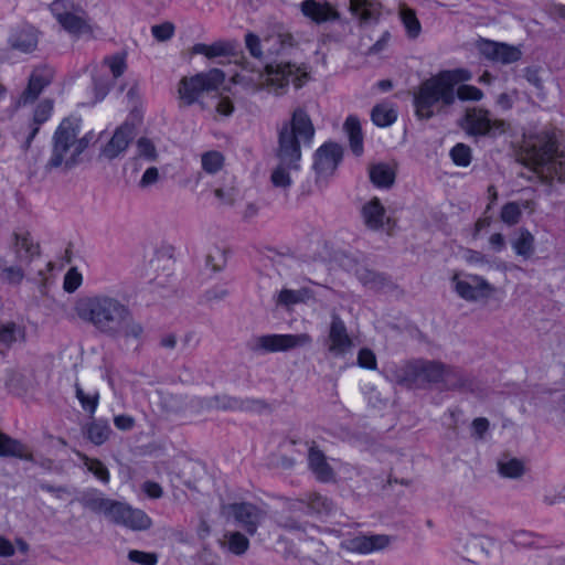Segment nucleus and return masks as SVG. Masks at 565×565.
<instances>
[{
  "instance_id": "nucleus-32",
  "label": "nucleus",
  "mask_w": 565,
  "mask_h": 565,
  "mask_svg": "<svg viewBox=\"0 0 565 565\" xmlns=\"http://www.w3.org/2000/svg\"><path fill=\"white\" fill-rule=\"evenodd\" d=\"M13 245L19 258H22L21 252H24L25 257L29 260L40 254V245L32 241L31 235L28 232L23 234L13 233Z\"/></svg>"
},
{
  "instance_id": "nucleus-49",
  "label": "nucleus",
  "mask_w": 565,
  "mask_h": 565,
  "mask_svg": "<svg viewBox=\"0 0 565 565\" xmlns=\"http://www.w3.org/2000/svg\"><path fill=\"white\" fill-rule=\"evenodd\" d=\"M75 394L77 399L79 401L82 407L87 411L90 415H93L98 406L99 394L98 392H94L92 394H86L84 390L79 386V384H75Z\"/></svg>"
},
{
  "instance_id": "nucleus-15",
  "label": "nucleus",
  "mask_w": 565,
  "mask_h": 565,
  "mask_svg": "<svg viewBox=\"0 0 565 565\" xmlns=\"http://www.w3.org/2000/svg\"><path fill=\"white\" fill-rule=\"evenodd\" d=\"M477 47L486 58L502 64L515 63L522 57L519 46L507 43L482 39L478 41Z\"/></svg>"
},
{
  "instance_id": "nucleus-10",
  "label": "nucleus",
  "mask_w": 565,
  "mask_h": 565,
  "mask_svg": "<svg viewBox=\"0 0 565 565\" xmlns=\"http://www.w3.org/2000/svg\"><path fill=\"white\" fill-rule=\"evenodd\" d=\"M222 513L231 516L247 534L254 535L265 520L267 512L250 502L231 503L222 507Z\"/></svg>"
},
{
  "instance_id": "nucleus-13",
  "label": "nucleus",
  "mask_w": 565,
  "mask_h": 565,
  "mask_svg": "<svg viewBox=\"0 0 565 565\" xmlns=\"http://www.w3.org/2000/svg\"><path fill=\"white\" fill-rule=\"evenodd\" d=\"M106 518L115 524L134 531L148 530L152 524L151 519L143 511L131 509L126 503L115 500Z\"/></svg>"
},
{
  "instance_id": "nucleus-36",
  "label": "nucleus",
  "mask_w": 565,
  "mask_h": 565,
  "mask_svg": "<svg viewBox=\"0 0 565 565\" xmlns=\"http://www.w3.org/2000/svg\"><path fill=\"white\" fill-rule=\"evenodd\" d=\"M24 276V270L20 266H8L6 259L0 258V280L2 282L18 286Z\"/></svg>"
},
{
  "instance_id": "nucleus-25",
  "label": "nucleus",
  "mask_w": 565,
  "mask_h": 565,
  "mask_svg": "<svg viewBox=\"0 0 565 565\" xmlns=\"http://www.w3.org/2000/svg\"><path fill=\"white\" fill-rule=\"evenodd\" d=\"M423 370V360L405 362L393 371V380L407 388H418L417 376Z\"/></svg>"
},
{
  "instance_id": "nucleus-24",
  "label": "nucleus",
  "mask_w": 565,
  "mask_h": 565,
  "mask_svg": "<svg viewBox=\"0 0 565 565\" xmlns=\"http://www.w3.org/2000/svg\"><path fill=\"white\" fill-rule=\"evenodd\" d=\"M308 462L318 480L330 482L334 479V471L328 463L326 455L315 444L309 448Z\"/></svg>"
},
{
  "instance_id": "nucleus-28",
  "label": "nucleus",
  "mask_w": 565,
  "mask_h": 565,
  "mask_svg": "<svg viewBox=\"0 0 565 565\" xmlns=\"http://www.w3.org/2000/svg\"><path fill=\"white\" fill-rule=\"evenodd\" d=\"M371 182L377 188L390 189L395 182V170L387 163H374L369 168Z\"/></svg>"
},
{
  "instance_id": "nucleus-19",
  "label": "nucleus",
  "mask_w": 565,
  "mask_h": 565,
  "mask_svg": "<svg viewBox=\"0 0 565 565\" xmlns=\"http://www.w3.org/2000/svg\"><path fill=\"white\" fill-rule=\"evenodd\" d=\"M54 73L49 67L35 68L30 75L26 88L21 94L18 105L24 106L33 103L42 90L52 82Z\"/></svg>"
},
{
  "instance_id": "nucleus-48",
  "label": "nucleus",
  "mask_w": 565,
  "mask_h": 565,
  "mask_svg": "<svg viewBox=\"0 0 565 565\" xmlns=\"http://www.w3.org/2000/svg\"><path fill=\"white\" fill-rule=\"evenodd\" d=\"M93 81L96 100H102L108 94L114 81L109 78L106 72L100 71L94 74Z\"/></svg>"
},
{
  "instance_id": "nucleus-57",
  "label": "nucleus",
  "mask_w": 565,
  "mask_h": 565,
  "mask_svg": "<svg viewBox=\"0 0 565 565\" xmlns=\"http://www.w3.org/2000/svg\"><path fill=\"white\" fill-rule=\"evenodd\" d=\"M455 96H457L460 100H480L483 97V93L476 86L472 85H460Z\"/></svg>"
},
{
  "instance_id": "nucleus-51",
  "label": "nucleus",
  "mask_w": 565,
  "mask_h": 565,
  "mask_svg": "<svg viewBox=\"0 0 565 565\" xmlns=\"http://www.w3.org/2000/svg\"><path fill=\"white\" fill-rule=\"evenodd\" d=\"M12 46L22 52H31L38 44V39L33 32H21L12 39Z\"/></svg>"
},
{
  "instance_id": "nucleus-7",
  "label": "nucleus",
  "mask_w": 565,
  "mask_h": 565,
  "mask_svg": "<svg viewBox=\"0 0 565 565\" xmlns=\"http://www.w3.org/2000/svg\"><path fill=\"white\" fill-rule=\"evenodd\" d=\"M224 81L225 74L218 68L182 77L178 85L181 105L190 106L199 102L203 94L217 90Z\"/></svg>"
},
{
  "instance_id": "nucleus-54",
  "label": "nucleus",
  "mask_w": 565,
  "mask_h": 565,
  "mask_svg": "<svg viewBox=\"0 0 565 565\" xmlns=\"http://www.w3.org/2000/svg\"><path fill=\"white\" fill-rule=\"evenodd\" d=\"M452 161L457 166L467 167L471 160V150L463 143H457L450 151Z\"/></svg>"
},
{
  "instance_id": "nucleus-43",
  "label": "nucleus",
  "mask_w": 565,
  "mask_h": 565,
  "mask_svg": "<svg viewBox=\"0 0 565 565\" xmlns=\"http://www.w3.org/2000/svg\"><path fill=\"white\" fill-rule=\"evenodd\" d=\"M161 406L168 413H179L185 406V398L181 393L162 392Z\"/></svg>"
},
{
  "instance_id": "nucleus-31",
  "label": "nucleus",
  "mask_w": 565,
  "mask_h": 565,
  "mask_svg": "<svg viewBox=\"0 0 565 565\" xmlns=\"http://www.w3.org/2000/svg\"><path fill=\"white\" fill-rule=\"evenodd\" d=\"M52 109H53V102L50 99H44L38 105L35 111H34V115H33V126L31 128V131H30L26 140H25V145H24L25 149H28L30 147L33 138L39 132L40 125L45 122L49 119V117L51 116Z\"/></svg>"
},
{
  "instance_id": "nucleus-58",
  "label": "nucleus",
  "mask_w": 565,
  "mask_h": 565,
  "mask_svg": "<svg viewBox=\"0 0 565 565\" xmlns=\"http://www.w3.org/2000/svg\"><path fill=\"white\" fill-rule=\"evenodd\" d=\"M128 559L140 565H156L158 563V555L156 553L132 550L128 553Z\"/></svg>"
},
{
  "instance_id": "nucleus-5",
  "label": "nucleus",
  "mask_w": 565,
  "mask_h": 565,
  "mask_svg": "<svg viewBox=\"0 0 565 565\" xmlns=\"http://www.w3.org/2000/svg\"><path fill=\"white\" fill-rule=\"evenodd\" d=\"M524 162L543 182L551 183L554 179L565 182V152L557 150L556 140L547 132L526 142Z\"/></svg>"
},
{
  "instance_id": "nucleus-22",
  "label": "nucleus",
  "mask_w": 565,
  "mask_h": 565,
  "mask_svg": "<svg viewBox=\"0 0 565 565\" xmlns=\"http://www.w3.org/2000/svg\"><path fill=\"white\" fill-rule=\"evenodd\" d=\"M241 406V401L228 395H214L210 397L196 398L192 401L191 407L196 412L221 409L236 411Z\"/></svg>"
},
{
  "instance_id": "nucleus-44",
  "label": "nucleus",
  "mask_w": 565,
  "mask_h": 565,
  "mask_svg": "<svg viewBox=\"0 0 565 565\" xmlns=\"http://www.w3.org/2000/svg\"><path fill=\"white\" fill-rule=\"evenodd\" d=\"M372 120L376 126L386 127L396 120V113L386 105H376L372 110Z\"/></svg>"
},
{
  "instance_id": "nucleus-59",
  "label": "nucleus",
  "mask_w": 565,
  "mask_h": 565,
  "mask_svg": "<svg viewBox=\"0 0 565 565\" xmlns=\"http://www.w3.org/2000/svg\"><path fill=\"white\" fill-rule=\"evenodd\" d=\"M303 300V291L301 290H291V289H282L278 295L277 302L284 306H290L298 303Z\"/></svg>"
},
{
  "instance_id": "nucleus-41",
  "label": "nucleus",
  "mask_w": 565,
  "mask_h": 565,
  "mask_svg": "<svg viewBox=\"0 0 565 565\" xmlns=\"http://www.w3.org/2000/svg\"><path fill=\"white\" fill-rule=\"evenodd\" d=\"M228 551L235 555H243L249 547L248 539L241 532H228L224 535Z\"/></svg>"
},
{
  "instance_id": "nucleus-18",
  "label": "nucleus",
  "mask_w": 565,
  "mask_h": 565,
  "mask_svg": "<svg viewBox=\"0 0 565 565\" xmlns=\"http://www.w3.org/2000/svg\"><path fill=\"white\" fill-rule=\"evenodd\" d=\"M135 125L128 121L119 126L107 145L102 149L100 156L113 160L125 152L135 137Z\"/></svg>"
},
{
  "instance_id": "nucleus-60",
  "label": "nucleus",
  "mask_w": 565,
  "mask_h": 565,
  "mask_svg": "<svg viewBox=\"0 0 565 565\" xmlns=\"http://www.w3.org/2000/svg\"><path fill=\"white\" fill-rule=\"evenodd\" d=\"M355 275L359 280L364 285L375 286L377 282H381L382 278L374 271L369 268L361 266L355 270Z\"/></svg>"
},
{
  "instance_id": "nucleus-56",
  "label": "nucleus",
  "mask_w": 565,
  "mask_h": 565,
  "mask_svg": "<svg viewBox=\"0 0 565 565\" xmlns=\"http://www.w3.org/2000/svg\"><path fill=\"white\" fill-rule=\"evenodd\" d=\"M279 43L281 49L291 47L295 45V39L290 33H278L277 35H270L265 38L264 44L270 46L271 44ZM268 54H274L270 47L267 49Z\"/></svg>"
},
{
  "instance_id": "nucleus-39",
  "label": "nucleus",
  "mask_w": 565,
  "mask_h": 565,
  "mask_svg": "<svg viewBox=\"0 0 565 565\" xmlns=\"http://www.w3.org/2000/svg\"><path fill=\"white\" fill-rule=\"evenodd\" d=\"M297 170H299V166L291 167L278 161L270 177L273 184L278 188H288L291 184L290 174Z\"/></svg>"
},
{
  "instance_id": "nucleus-64",
  "label": "nucleus",
  "mask_w": 565,
  "mask_h": 565,
  "mask_svg": "<svg viewBox=\"0 0 565 565\" xmlns=\"http://www.w3.org/2000/svg\"><path fill=\"white\" fill-rule=\"evenodd\" d=\"M206 264L212 267L214 271H220L225 265V252L218 248L214 253L206 256Z\"/></svg>"
},
{
  "instance_id": "nucleus-38",
  "label": "nucleus",
  "mask_w": 565,
  "mask_h": 565,
  "mask_svg": "<svg viewBox=\"0 0 565 565\" xmlns=\"http://www.w3.org/2000/svg\"><path fill=\"white\" fill-rule=\"evenodd\" d=\"M512 247L518 255L530 258L534 252V236L527 230H521Z\"/></svg>"
},
{
  "instance_id": "nucleus-21",
  "label": "nucleus",
  "mask_w": 565,
  "mask_h": 565,
  "mask_svg": "<svg viewBox=\"0 0 565 565\" xmlns=\"http://www.w3.org/2000/svg\"><path fill=\"white\" fill-rule=\"evenodd\" d=\"M300 10L306 18L318 24L340 18L337 9L327 1L305 0L300 4Z\"/></svg>"
},
{
  "instance_id": "nucleus-63",
  "label": "nucleus",
  "mask_w": 565,
  "mask_h": 565,
  "mask_svg": "<svg viewBox=\"0 0 565 565\" xmlns=\"http://www.w3.org/2000/svg\"><path fill=\"white\" fill-rule=\"evenodd\" d=\"M358 364L364 369L375 370L376 369L375 354L370 349H361L358 354Z\"/></svg>"
},
{
  "instance_id": "nucleus-16",
  "label": "nucleus",
  "mask_w": 565,
  "mask_h": 565,
  "mask_svg": "<svg viewBox=\"0 0 565 565\" xmlns=\"http://www.w3.org/2000/svg\"><path fill=\"white\" fill-rule=\"evenodd\" d=\"M353 341L339 316L333 315L327 338L328 351L334 356H343L353 349Z\"/></svg>"
},
{
  "instance_id": "nucleus-12",
  "label": "nucleus",
  "mask_w": 565,
  "mask_h": 565,
  "mask_svg": "<svg viewBox=\"0 0 565 565\" xmlns=\"http://www.w3.org/2000/svg\"><path fill=\"white\" fill-rule=\"evenodd\" d=\"M466 130L473 136H495L505 132L508 124L502 119H492L482 108H471L466 113Z\"/></svg>"
},
{
  "instance_id": "nucleus-61",
  "label": "nucleus",
  "mask_w": 565,
  "mask_h": 565,
  "mask_svg": "<svg viewBox=\"0 0 565 565\" xmlns=\"http://www.w3.org/2000/svg\"><path fill=\"white\" fill-rule=\"evenodd\" d=\"M82 284V275L76 268H71L64 277V289L68 292L75 291Z\"/></svg>"
},
{
  "instance_id": "nucleus-23",
  "label": "nucleus",
  "mask_w": 565,
  "mask_h": 565,
  "mask_svg": "<svg viewBox=\"0 0 565 565\" xmlns=\"http://www.w3.org/2000/svg\"><path fill=\"white\" fill-rule=\"evenodd\" d=\"M441 384L445 390L472 392L475 381L460 369L445 364Z\"/></svg>"
},
{
  "instance_id": "nucleus-8",
  "label": "nucleus",
  "mask_w": 565,
  "mask_h": 565,
  "mask_svg": "<svg viewBox=\"0 0 565 565\" xmlns=\"http://www.w3.org/2000/svg\"><path fill=\"white\" fill-rule=\"evenodd\" d=\"M51 11L67 32L79 35L90 31L86 12L72 0H55L51 4Z\"/></svg>"
},
{
  "instance_id": "nucleus-47",
  "label": "nucleus",
  "mask_w": 565,
  "mask_h": 565,
  "mask_svg": "<svg viewBox=\"0 0 565 565\" xmlns=\"http://www.w3.org/2000/svg\"><path fill=\"white\" fill-rule=\"evenodd\" d=\"M85 467L89 472H92L96 478H98L104 483L109 481V471L107 467L98 459H92L86 455H79Z\"/></svg>"
},
{
  "instance_id": "nucleus-34",
  "label": "nucleus",
  "mask_w": 565,
  "mask_h": 565,
  "mask_svg": "<svg viewBox=\"0 0 565 565\" xmlns=\"http://www.w3.org/2000/svg\"><path fill=\"white\" fill-rule=\"evenodd\" d=\"M344 129L349 135L352 151L360 156L363 151V137L359 119L353 116L348 117L344 122Z\"/></svg>"
},
{
  "instance_id": "nucleus-35",
  "label": "nucleus",
  "mask_w": 565,
  "mask_h": 565,
  "mask_svg": "<svg viewBox=\"0 0 565 565\" xmlns=\"http://www.w3.org/2000/svg\"><path fill=\"white\" fill-rule=\"evenodd\" d=\"M24 328L14 322H6L0 324V342L6 347L24 339Z\"/></svg>"
},
{
  "instance_id": "nucleus-46",
  "label": "nucleus",
  "mask_w": 565,
  "mask_h": 565,
  "mask_svg": "<svg viewBox=\"0 0 565 565\" xmlns=\"http://www.w3.org/2000/svg\"><path fill=\"white\" fill-rule=\"evenodd\" d=\"M136 148H137V156L139 158H143L149 162L157 161V159H158L157 147H156L153 140H151L150 138L140 137L136 142Z\"/></svg>"
},
{
  "instance_id": "nucleus-3",
  "label": "nucleus",
  "mask_w": 565,
  "mask_h": 565,
  "mask_svg": "<svg viewBox=\"0 0 565 565\" xmlns=\"http://www.w3.org/2000/svg\"><path fill=\"white\" fill-rule=\"evenodd\" d=\"M471 79V73L457 68L441 71L424 81L414 94V106L419 119H429L445 107L451 106L455 100V86Z\"/></svg>"
},
{
  "instance_id": "nucleus-37",
  "label": "nucleus",
  "mask_w": 565,
  "mask_h": 565,
  "mask_svg": "<svg viewBox=\"0 0 565 565\" xmlns=\"http://www.w3.org/2000/svg\"><path fill=\"white\" fill-rule=\"evenodd\" d=\"M231 52L232 46L224 42H215L211 45L199 43L193 46V53L203 54L207 58H213L216 56H226Z\"/></svg>"
},
{
  "instance_id": "nucleus-30",
  "label": "nucleus",
  "mask_w": 565,
  "mask_h": 565,
  "mask_svg": "<svg viewBox=\"0 0 565 565\" xmlns=\"http://www.w3.org/2000/svg\"><path fill=\"white\" fill-rule=\"evenodd\" d=\"M351 12L362 22L376 20L380 14L377 0H350Z\"/></svg>"
},
{
  "instance_id": "nucleus-50",
  "label": "nucleus",
  "mask_w": 565,
  "mask_h": 565,
  "mask_svg": "<svg viewBox=\"0 0 565 565\" xmlns=\"http://www.w3.org/2000/svg\"><path fill=\"white\" fill-rule=\"evenodd\" d=\"M401 18L408 35L411 38H417L420 33V23L416 18L415 12L409 8L403 7L401 10Z\"/></svg>"
},
{
  "instance_id": "nucleus-42",
  "label": "nucleus",
  "mask_w": 565,
  "mask_h": 565,
  "mask_svg": "<svg viewBox=\"0 0 565 565\" xmlns=\"http://www.w3.org/2000/svg\"><path fill=\"white\" fill-rule=\"evenodd\" d=\"M499 472L505 478H519L524 472V466L516 458L501 459L498 462Z\"/></svg>"
},
{
  "instance_id": "nucleus-20",
  "label": "nucleus",
  "mask_w": 565,
  "mask_h": 565,
  "mask_svg": "<svg viewBox=\"0 0 565 565\" xmlns=\"http://www.w3.org/2000/svg\"><path fill=\"white\" fill-rule=\"evenodd\" d=\"M342 148L337 143H326L316 152L315 170L320 175H330L342 159Z\"/></svg>"
},
{
  "instance_id": "nucleus-40",
  "label": "nucleus",
  "mask_w": 565,
  "mask_h": 565,
  "mask_svg": "<svg viewBox=\"0 0 565 565\" xmlns=\"http://www.w3.org/2000/svg\"><path fill=\"white\" fill-rule=\"evenodd\" d=\"M125 68L126 63L124 56L116 54L105 57L98 71L106 72L107 75L111 73V79L115 81L124 74Z\"/></svg>"
},
{
  "instance_id": "nucleus-2",
  "label": "nucleus",
  "mask_w": 565,
  "mask_h": 565,
  "mask_svg": "<svg viewBox=\"0 0 565 565\" xmlns=\"http://www.w3.org/2000/svg\"><path fill=\"white\" fill-rule=\"evenodd\" d=\"M245 45L249 54L258 60L262 67L255 68L249 62L242 63V72L236 75L238 82L252 90L267 89L276 95L285 93L291 82L296 88L302 87L308 81L307 71L291 63H265V54L262 50V41L254 33H247Z\"/></svg>"
},
{
  "instance_id": "nucleus-14",
  "label": "nucleus",
  "mask_w": 565,
  "mask_h": 565,
  "mask_svg": "<svg viewBox=\"0 0 565 565\" xmlns=\"http://www.w3.org/2000/svg\"><path fill=\"white\" fill-rule=\"evenodd\" d=\"M391 536L386 534H359L343 540L340 546L348 552L365 555L385 550L391 544Z\"/></svg>"
},
{
  "instance_id": "nucleus-53",
  "label": "nucleus",
  "mask_w": 565,
  "mask_h": 565,
  "mask_svg": "<svg viewBox=\"0 0 565 565\" xmlns=\"http://www.w3.org/2000/svg\"><path fill=\"white\" fill-rule=\"evenodd\" d=\"M224 158L218 151H209L202 156V167L207 173H215L223 167Z\"/></svg>"
},
{
  "instance_id": "nucleus-62",
  "label": "nucleus",
  "mask_w": 565,
  "mask_h": 565,
  "mask_svg": "<svg viewBox=\"0 0 565 565\" xmlns=\"http://www.w3.org/2000/svg\"><path fill=\"white\" fill-rule=\"evenodd\" d=\"M152 34L158 41H167L172 38L174 33V25L171 22L153 25Z\"/></svg>"
},
{
  "instance_id": "nucleus-11",
  "label": "nucleus",
  "mask_w": 565,
  "mask_h": 565,
  "mask_svg": "<svg viewBox=\"0 0 565 565\" xmlns=\"http://www.w3.org/2000/svg\"><path fill=\"white\" fill-rule=\"evenodd\" d=\"M451 281L458 296L467 301H486L497 291L493 285L478 275H466L461 279L459 274H455Z\"/></svg>"
},
{
  "instance_id": "nucleus-9",
  "label": "nucleus",
  "mask_w": 565,
  "mask_h": 565,
  "mask_svg": "<svg viewBox=\"0 0 565 565\" xmlns=\"http://www.w3.org/2000/svg\"><path fill=\"white\" fill-rule=\"evenodd\" d=\"M312 338L308 333L267 334L253 340L250 349L255 352H285L310 345Z\"/></svg>"
},
{
  "instance_id": "nucleus-33",
  "label": "nucleus",
  "mask_w": 565,
  "mask_h": 565,
  "mask_svg": "<svg viewBox=\"0 0 565 565\" xmlns=\"http://www.w3.org/2000/svg\"><path fill=\"white\" fill-rule=\"evenodd\" d=\"M111 434V428L106 422L93 420L85 428L86 437L96 446L105 444Z\"/></svg>"
},
{
  "instance_id": "nucleus-1",
  "label": "nucleus",
  "mask_w": 565,
  "mask_h": 565,
  "mask_svg": "<svg viewBox=\"0 0 565 565\" xmlns=\"http://www.w3.org/2000/svg\"><path fill=\"white\" fill-rule=\"evenodd\" d=\"M77 316L97 331L113 339L140 340L142 324L137 321L129 307L108 295L83 297L75 306Z\"/></svg>"
},
{
  "instance_id": "nucleus-45",
  "label": "nucleus",
  "mask_w": 565,
  "mask_h": 565,
  "mask_svg": "<svg viewBox=\"0 0 565 565\" xmlns=\"http://www.w3.org/2000/svg\"><path fill=\"white\" fill-rule=\"evenodd\" d=\"M423 371H426V384H441L445 363L423 360Z\"/></svg>"
},
{
  "instance_id": "nucleus-55",
  "label": "nucleus",
  "mask_w": 565,
  "mask_h": 565,
  "mask_svg": "<svg viewBox=\"0 0 565 565\" xmlns=\"http://www.w3.org/2000/svg\"><path fill=\"white\" fill-rule=\"evenodd\" d=\"M521 216V210L518 203L515 202H509L503 205L501 210V220L509 224L514 225L519 222Z\"/></svg>"
},
{
  "instance_id": "nucleus-4",
  "label": "nucleus",
  "mask_w": 565,
  "mask_h": 565,
  "mask_svg": "<svg viewBox=\"0 0 565 565\" xmlns=\"http://www.w3.org/2000/svg\"><path fill=\"white\" fill-rule=\"evenodd\" d=\"M92 139V132L81 136V121L78 119H63L54 132L52 154L46 168L72 169L78 164L79 156L89 146Z\"/></svg>"
},
{
  "instance_id": "nucleus-29",
  "label": "nucleus",
  "mask_w": 565,
  "mask_h": 565,
  "mask_svg": "<svg viewBox=\"0 0 565 565\" xmlns=\"http://www.w3.org/2000/svg\"><path fill=\"white\" fill-rule=\"evenodd\" d=\"M365 225L371 230H380L383 226L385 209L377 198H373L362 209Z\"/></svg>"
},
{
  "instance_id": "nucleus-6",
  "label": "nucleus",
  "mask_w": 565,
  "mask_h": 565,
  "mask_svg": "<svg viewBox=\"0 0 565 565\" xmlns=\"http://www.w3.org/2000/svg\"><path fill=\"white\" fill-rule=\"evenodd\" d=\"M315 136L313 124L302 108L294 110L289 122L279 130L276 157L278 161L291 167L299 166L301 145L311 142Z\"/></svg>"
},
{
  "instance_id": "nucleus-26",
  "label": "nucleus",
  "mask_w": 565,
  "mask_h": 565,
  "mask_svg": "<svg viewBox=\"0 0 565 565\" xmlns=\"http://www.w3.org/2000/svg\"><path fill=\"white\" fill-rule=\"evenodd\" d=\"M0 456L17 457L28 461H33V455L28 450L25 445L2 431H0Z\"/></svg>"
},
{
  "instance_id": "nucleus-17",
  "label": "nucleus",
  "mask_w": 565,
  "mask_h": 565,
  "mask_svg": "<svg viewBox=\"0 0 565 565\" xmlns=\"http://www.w3.org/2000/svg\"><path fill=\"white\" fill-rule=\"evenodd\" d=\"M174 247L166 242H161L153 247L149 256V270L154 276H168L174 266Z\"/></svg>"
},
{
  "instance_id": "nucleus-27",
  "label": "nucleus",
  "mask_w": 565,
  "mask_h": 565,
  "mask_svg": "<svg viewBox=\"0 0 565 565\" xmlns=\"http://www.w3.org/2000/svg\"><path fill=\"white\" fill-rule=\"evenodd\" d=\"M78 502L86 509L96 512L103 513L107 516L108 511L110 510L114 500L105 498L97 490H89L84 492L81 498H78Z\"/></svg>"
},
{
  "instance_id": "nucleus-52",
  "label": "nucleus",
  "mask_w": 565,
  "mask_h": 565,
  "mask_svg": "<svg viewBox=\"0 0 565 565\" xmlns=\"http://www.w3.org/2000/svg\"><path fill=\"white\" fill-rule=\"evenodd\" d=\"M308 507L317 513L329 514L333 510V502L327 497L313 493L308 498Z\"/></svg>"
}]
</instances>
